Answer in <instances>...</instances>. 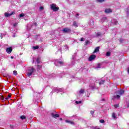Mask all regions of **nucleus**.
Segmentation results:
<instances>
[{
	"label": "nucleus",
	"instance_id": "obj_1",
	"mask_svg": "<svg viewBox=\"0 0 129 129\" xmlns=\"http://www.w3.org/2000/svg\"><path fill=\"white\" fill-rule=\"evenodd\" d=\"M124 93V91L123 90H121L120 91H117L115 94V96H114V98H116V99H119L120 98V95H122Z\"/></svg>",
	"mask_w": 129,
	"mask_h": 129
},
{
	"label": "nucleus",
	"instance_id": "obj_2",
	"mask_svg": "<svg viewBox=\"0 0 129 129\" xmlns=\"http://www.w3.org/2000/svg\"><path fill=\"white\" fill-rule=\"evenodd\" d=\"M50 9L52 10L53 12H57V11H59V7H57L55 4H52L50 5Z\"/></svg>",
	"mask_w": 129,
	"mask_h": 129
},
{
	"label": "nucleus",
	"instance_id": "obj_3",
	"mask_svg": "<svg viewBox=\"0 0 129 129\" xmlns=\"http://www.w3.org/2000/svg\"><path fill=\"white\" fill-rule=\"evenodd\" d=\"M29 72L27 74L28 77H30V76H31L32 75L33 73H34V72L35 71V68H30L28 70Z\"/></svg>",
	"mask_w": 129,
	"mask_h": 129
},
{
	"label": "nucleus",
	"instance_id": "obj_4",
	"mask_svg": "<svg viewBox=\"0 0 129 129\" xmlns=\"http://www.w3.org/2000/svg\"><path fill=\"white\" fill-rule=\"evenodd\" d=\"M54 63L55 64L56 66H62L64 65V62L59 60H56Z\"/></svg>",
	"mask_w": 129,
	"mask_h": 129
},
{
	"label": "nucleus",
	"instance_id": "obj_5",
	"mask_svg": "<svg viewBox=\"0 0 129 129\" xmlns=\"http://www.w3.org/2000/svg\"><path fill=\"white\" fill-rule=\"evenodd\" d=\"M96 58V56L94 54H91L89 57V61H92V60H94Z\"/></svg>",
	"mask_w": 129,
	"mask_h": 129
},
{
	"label": "nucleus",
	"instance_id": "obj_6",
	"mask_svg": "<svg viewBox=\"0 0 129 129\" xmlns=\"http://www.w3.org/2000/svg\"><path fill=\"white\" fill-rule=\"evenodd\" d=\"M51 115L53 118H57V117H59L60 116V115L58 114H56L55 113H51Z\"/></svg>",
	"mask_w": 129,
	"mask_h": 129
},
{
	"label": "nucleus",
	"instance_id": "obj_7",
	"mask_svg": "<svg viewBox=\"0 0 129 129\" xmlns=\"http://www.w3.org/2000/svg\"><path fill=\"white\" fill-rule=\"evenodd\" d=\"M63 33H71V29L68 28H65L62 30Z\"/></svg>",
	"mask_w": 129,
	"mask_h": 129
},
{
	"label": "nucleus",
	"instance_id": "obj_8",
	"mask_svg": "<svg viewBox=\"0 0 129 129\" xmlns=\"http://www.w3.org/2000/svg\"><path fill=\"white\" fill-rule=\"evenodd\" d=\"M12 51L13 48H12V47L7 48L6 49V52H7L8 54H11V53H12Z\"/></svg>",
	"mask_w": 129,
	"mask_h": 129
},
{
	"label": "nucleus",
	"instance_id": "obj_9",
	"mask_svg": "<svg viewBox=\"0 0 129 129\" xmlns=\"http://www.w3.org/2000/svg\"><path fill=\"white\" fill-rule=\"evenodd\" d=\"M15 12H13L11 13H6L5 14V17H11V16H12V15H15Z\"/></svg>",
	"mask_w": 129,
	"mask_h": 129
},
{
	"label": "nucleus",
	"instance_id": "obj_10",
	"mask_svg": "<svg viewBox=\"0 0 129 129\" xmlns=\"http://www.w3.org/2000/svg\"><path fill=\"white\" fill-rule=\"evenodd\" d=\"M112 11L110 9H105V13L106 14H109V13H111Z\"/></svg>",
	"mask_w": 129,
	"mask_h": 129
},
{
	"label": "nucleus",
	"instance_id": "obj_11",
	"mask_svg": "<svg viewBox=\"0 0 129 129\" xmlns=\"http://www.w3.org/2000/svg\"><path fill=\"white\" fill-rule=\"evenodd\" d=\"M99 48L100 47L99 46H98L97 47H96L94 51L93 52V53H96L97 52H99Z\"/></svg>",
	"mask_w": 129,
	"mask_h": 129
},
{
	"label": "nucleus",
	"instance_id": "obj_12",
	"mask_svg": "<svg viewBox=\"0 0 129 129\" xmlns=\"http://www.w3.org/2000/svg\"><path fill=\"white\" fill-rule=\"evenodd\" d=\"M66 122H68V123H70L71 124H75L73 121H71V120H66Z\"/></svg>",
	"mask_w": 129,
	"mask_h": 129
},
{
	"label": "nucleus",
	"instance_id": "obj_13",
	"mask_svg": "<svg viewBox=\"0 0 129 129\" xmlns=\"http://www.w3.org/2000/svg\"><path fill=\"white\" fill-rule=\"evenodd\" d=\"M89 87L90 89H92V90L93 89H94V88H95V86L93 84H90L89 85Z\"/></svg>",
	"mask_w": 129,
	"mask_h": 129
},
{
	"label": "nucleus",
	"instance_id": "obj_14",
	"mask_svg": "<svg viewBox=\"0 0 129 129\" xmlns=\"http://www.w3.org/2000/svg\"><path fill=\"white\" fill-rule=\"evenodd\" d=\"M36 62L38 64H40V63H41V58H40V57H38L36 59Z\"/></svg>",
	"mask_w": 129,
	"mask_h": 129
},
{
	"label": "nucleus",
	"instance_id": "obj_15",
	"mask_svg": "<svg viewBox=\"0 0 129 129\" xmlns=\"http://www.w3.org/2000/svg\"><path fill=\"white\" fill-rule=\"evenodd\" d=\"M73 26H74L75 28H77V27H78V25H77V22H76V21L74 22Z\"/></svg>",
	"mask_w": 129,
	"mask_h": 129
},
{
	"label": "nucleus",
	"instance_id": "obj_16",
	"mask_svg": "<svg viewBox=\"0 0 129 129\" xmlns=\"http://www.w3.org/2000/svg\"><path fill=\"white\" fill-rule=\"evenodd\" d=\"M112 117H113L114 119L116 118V116H115V113H113L112 114Z\"/></svg>",
	"mask_w": 129,
	"mask_h": 129
},
{
	"label": "nucleus",
	"instance_id": "obj_17",
	"mask_svg": "<svg viewBox=\"0 0 129 129\" xmlns=\"http://www.w3.org/2000/svg\"><path fill=\"white\" fill-rule=\"evenodd\" d=\"M97 37H100L101 36V33L97 32L96 34Z\"/></svg>",
	"mask_w": 129,
	"mask_h": 129
},
{
	"label": "nucleus",
	"instance_id": "obj_18",
	"mask_svg": "<svg viewBox=\"0 0 129 129\" xmlns=\"http://www.w3.org/2000/svg\"><path fill=\"white\" fill-rule=\"evenodd\" d=\"M33 49H34V50H37L39 49V46H33Z\"/></svg>",
	"mask_w": 129,
	"mask_h": 129
},
{
	"label": "nucleus",
	"instance_id": "obj_19",
	"mask_svg": "<svg viewBox=\"0 0 129 129\" xmlns=\"http://www.w3.org/2000/svg\"><path fill=\"white\" fill-rule=\"evenodd\" d=\"M104 82H105V80H102L101 82H99V84L100 85H101V84H103V83H104Z\"/></svg>",
	"mask_w": 129,
	"mask_h": 129
},
{
	"label": "nucleus",
	"instance_id": "obj_20",
	"mask_svg": "<svg viewBox=\"0 0 129 129\" xmlns=\"http://www.w3.org/2000/svg\"><path fill=\"white\" fill-rule=\"evenodd\" d=\"M100 66H101V63H98L96 66V68H100Z\"/></svg>",
	"mask_w": 129,
	"mask_h": 129
},
{
	"label": "nucleus",
	"instance_id": "obj_21",
	"mask_svg": "<svg viewBox=\"0 0 129 129\" xmlns=\"http://www.w3.org/2000/svg\"><path fill=\"white\" fill-rule=\"evenodd\" d=\"M79 93H81V94L84 93V90L81 89V90L79 91Z\"/></svg>",
	"mask_w": 129,
	"mask_h": 129
},
{
	"label": "nucleus",
	"instance_id": "obj_22",
	"mask_svg": "<svg viewBox=\"0 0 129 129\" xmlns=\"http://www.w3.org/2000/svg\"><path fill=\"white\" fill-rule=\"evenodd\" d=\"M106 55V56H110V52H109V51L107 52Z\"/></svg>",
	"mask_w": 129,
	"mask_h": 129
},
{
	"label": "nucleus",
	"instance_id": "obj_23",
	"mask_svg": "<svg viewBox=\"0 0 129 129\" xmlns=\"http://www.w3.org/2000/svg\"><path fill=\"white\" fill-rule=\"evenodd\" d=\"M104 1L105 0H96V1L98 2V3H103Z\"/></svg>",
	"mask_w": 129,
	"mask_h": 129
},
{
	"label": "nucleus",
	"instance_id": "obj_24",
	"mask_svg": "<svg viewBox=\"0 0 129 129\" xmlns=\"http://www.w3.org/2000/svg\"><path fill=\"white\" fill-rule=\"evenodd\" d=\"M20 118H21V119H26V116L22 115L20 117Z\"/></svg>",
	"mask_w": 129,
	"mask_h": 129
},
{
	"label": "nucleus",
	"instance_id": "obj_25",
	"mask_svg": "<svg viewBox=\"0 0 129 129\" xmlns=\"http://www.w3.org/2000/svg\"><path fill=\"white\" fill-rule=\"evenodd\" d=\"M13 74L14 75H17L18 74V73L17 72V71H13Z\"/></svg>",
	"mask_w": 129,
	"mask_h": 129
},
{
	"label": "nucleus",
	"instance_id": "obj_26",
	"mask_svg": "<svg viewBox=\"0 0 129 129\" xmlns=\"http://www.w3.org/2000/svg\"><path fill=\"white\" fill-rule=\"evenodd\" d=\"M12 97V95L9 94L8 95L7 98H8V99H10V98H11Z\"/></svg>",
	"mask_w": 129,
	"mask_h": 129
},
{
	"label": "nucleus",
	"instance_id": "obj_27",
	"mask_svg": "<svg viewBox=\"0 0 129 129\" xmlns=\"http://www.w3.org/2000/svg\"><path fill=\"white\" fill-rule=\"evenodd\" d=\"M81 101H76V103H77V104H80V103H81Z\"/></svg>",
	"mask_w": 129,
	"mask_h": 129
},
{
	"label": "nucleus",
	"instance_id": "obj_28",
	"mask_svg": "<svg viewBox=\"0 0 129 129\" xmlns=\"http://www.w3.org/2000/svg\"><path fill=\"white\" fill-rule=\"evenodd\" d=\"M104 120H103V119H101V120H100V122H101V123H104Z\"/></svg>",
	"mask_w": 129,
	"mask_h": 129
},
{
	"label": "nucleus",
	"instance_id": "obj_29",
	"mask_svg": "<svg viewBox=\"0 0 129 129\" xmlns=\"http://www.w3.org/2000/svg\"><path fill=\"white\" fill-rule=\"evenodd\" d=\"M20 17H25V14L24 13H22L20 15Z\"/></svg>",
	"mask_w": 129,
	"mask_h": 129
},
{
	"label": "nucleus",
	"instance_id": "obj_30",
	"mask_svg": "<svg viewBox=\"0 0 129 129\" xmlns=\"http://www.w3.org/2000/svg\"><path fill=\"white\" fill-rule=\"evenodd\" d=\"M19 19H20V20H22V19H23L24 21H26V19L25 18H24V17H20L19 18Z\"/></svg>",
	"mask_w": 129,
	"mask_h": 129
},
{
	"label": "nucleus",
	"instance_id": "obj_31",
	"mask_svg": "<svg viewBox=\"0 0 129 129\" xmlns=\"http://www.w3.org/2000/svg\"><path fill=\"white\" fill-rule=\"evenodd\" d=\"M17 25H18V23H16L14 24V25H13L14 27H17Z\"/></svg>",
	"mask_w": 129,
	"mask_h": 129
},
{
	"label": "nucleus",
	"instance_id": "obj_32",
	"mask_svg": "<svg viewBox=\"0 0 129 129\" xmlns=\"http://www.w3.org/2000/svg\"><path fill=\"white\" fill-rule=\"evenodd\" d=\"M90 113H91V114H94V111L91 110V111H90Z\"/></svg>",
	"mask_w": 129,
	"mask_h": 129
},
{
	"label": "nucleus",
	"instance_id": "obj_33",
	"mask_svg": "<svg viewBox=\"0 0 129 129\" xmlns=\"http://www.w3.org/2000/svg\"><path fill=\"white\" fill-rule=\"evenodd\" d=\"M1 99H2L3 101H4V100L5 101V97L2 96L1 97Z\"/></svg>",
	"mask_w": 129,
	"mask_h": 129
},
{
	"label": "nucleus",
	"instance_id": "obj_34",
	"mask_svg": "<svg viewBox=\"0 0 129 129\" xmlns=\"http://www.w3.org/2000/svg\"><path fill=\"white\" fill-rule=\"evenodd\" d=\"M81 42H83V41H84V38L83 37H82L81 40H80Z\"/></svg>",
	"mask_w": 129,
	"mask_h": 129
},
{
	"label": "nucleus",
	"instance_id": "obj_35",
	"mask_svg": "<svg viewBox=\"0 0 129 129\" xmlns=\"http://www.w3.org/2000/svg\"><path fill=\"white\" fill-rule=\"evenodd\" d=\"M114 107L115 108H117V107H118V105H114Z\"/></svg>",
	"mask_w": 129,
	"mask_h": 129
},
{
	"label": "nucleus",
	"instance_id": "obj_36",
	"mask_svg": "<svg viewBox=\"0 0 129 129\" xmlns=\"http://www.w3.org/2000/svg\"><path fill=\"white\" fill-rule=\"evenodd\" d=\"M114 24V25H117V21L116 20H115Z\"/></svg>",
	"mask_w": 129,
	"mask_h": 129
},
{
	"label": "nucleus",
	"instance_id": "obj_37",
	"mask_svg": "<svg viewBox=\"0 0 129 129\" xmlns=\"http://www.w3.org/2000/svg\"><path fill=\"white\" fill-rule=\"evenodd\" d=\"M6 100H9V99L8 97L5 98L4 101H6Z\"/></svg>",
	"mask_w": 129,
	"mask_h": 129
},
{
	"label": "nucleus",
	"instance_id": "obj_38",
	"mask_svg": "<svg viewBox=\"0 0 129 129\" xmlns=\"http://www.w3.org/2000/svg\"><path fill=\"white\" fill-rule=\"evenodd\" d=\"M37 67H38V69H41V66H40V65H38Z\"/></svg>",
	"mask_w": 129,
	"mask_h": 129
},
{
	"label": "nucleus",
	"instance_id": "obj_39",
	"mask_svg": "<svg viewBox=\"0 0 129 129\" xmlns=\"http://www.w3.org/2000/svg\"><path fill=\"white\" fill-rule=\"evenodd\" d=\"M94 129H100V128L98 126H96L94 128Z\"/></svg>",
	"mask_w": 129,
	"mask_h": 129
},
{
	"label": "nucleus",
	"instance_id": "obj_40",
	"mask_svg": "<svg viewBox=\"0 0 129 129\" xmlns=\"http://www.w3.org/2000/svg\"><path fill=\"white\" fill-rule=\"evenodd\" d=\"M89 41L87 40L86 42V45H87L88 44H89Z\"/></svg>",
	"mask_w": 129,
	"mask_h": 129
},
{
	"label": "nucleus",
	"instance_id": "obj_41",
	"mask_svg": "<svg viewBox=\"0 0 129 129\" xmlns=\"http://www.w3.org/2000/svg\"><path fill=\"white\" fill-rule=\"evenodd\" d=\"M103 20H106V17H103L102 19V21H103Z\"/></svg>",
	"mask_w": 129,
	"mask_h": 129
},
{
	"label": "nucleus",
	"instance_id": "obj_42",
	"mask_svg": "<svg viewBox=\"0 0 129 129\" xmlns=\"http://www.w3.org/2000/svg\"><path fill=\"white\" fill-rule=\"evenodd\" d=\"M40 10H44V7H40Z\"/></svg>",
	"mask_w": 129,
	"mask_h": 129
},
{
	"label": "nucleus",
	"instance_id": "obj_43",
	"mask_svg": "<svg viewBox=\"0 0 129 129\" xmlns=\"http://www.w3.org/2000/svg\"><path fill=\"white\" fill-rule=\"evenodd\" d=\"M119 41H120V43H122V41H123V40H122V39H120L119 40Z\"/></svg>",
	"mask_w": 129,
	"mask_h": 129
},
{
	"label": "nucleus",
	"instance_id": "obj_44",
	"mask_svg": "<svg viewBox=\"0 0 129 129\" xmlns=\"http://www.w3.org/2000/svg\"><path fill=\"white\" fill-rule=\"evenodd\" d=\"M34 25H35V26H37V24L36 23H34Z\"/></svg>",
	"mask_w": 129,
	"mask_h": 129
},
{
	"label": "nucleus",
	"instance_id": "obj_45",
	"mask_svg": "<svg viewBox=\"0 0 129 129\" xmlns=\"http://www.w3.org/2000/svg\"><path fill=\"white\" fill-rule=\"evenodd\" d=\"M127 107H129V103L127 105Z\"/></svg>",
	"mask_w": 129,
	"mask_h": 129
},
{
	"label": "nucleus",
	"instance_id": "obj_46",
	"mask_svg": "<svg viewBox=\"0 0 129 129\" xmlns=\"http://www.w3.org/2000/svg\"><path fill=\"white\" fill-rule=\"evenodd\" d=\"M11 59H14V56H11Z\"/></svg>",
	"mask_w": 129,
	"mask_h": 129
},
{
	"label": "nucleus",
	"instance_id": "obj_47",
	"mask_svg": "<svg viewBox=\"0 0 129 129\" xmlns=\"http://www.w3.org/2000/svg\"><path fill=\"white\" fill-rule=\"evenodd\" d=\"M59 119H60V120H62V118H60Z\"/></svg>",
	"mask_w": 129,
	"mask_h": 129
},
{
	"label": "nucleus",
	"instance_id": "obj_48",
	"mask_svg": "<svg viewBox=\"0 0 129 129\" xmlns=\"http://www.w3.org/2000/svg\"><path fill=\"white\" fill-rule=\"evenodd\" d=\"M76 16H79V14H77Z\"/></svg>",
	"mask_w": 129,
	"mask_h": 129
},
{
	"label": "nucleus",
	"instance_id": "obj_49",
	"mask_svg": "<svg viewBox=\"0 0 129 129\" xmlns=\"http://www.w3.org/2000/svg\"><path fill=\"white\" fill-rule=\"evenodd\" d=\"M34 62H35V60H33V63H34Z\"/></svg>",
	"mask_w": 129,
	"mask_h": 129
},
{
	"label": "nucleus",
	"instance_id": "obj_50",
	"mask_svg": "<svg viewBox=\"0 0 129 129\" xmlns=\"http://www.w3.org/2000/svg\"><path fill=\"white\" fill-rule=\"evenodd\" d=\"M55 92H58V91H56Z\"/></svg>",
	"mask_w": 129,
	"mask_h": 129
},
{
	"label": "nucleus",
	"instance_id": "obj_51",
	"mask_svg": "<svg viewBox=\"0 0 129 129\" xmlns=\"http://www.w3.org/2000/svg\"><path fill=\"white\" fill-rule=\"evenodd\" d=\"M0 47H1V44H0Z\"/></svg>",
	"mask_w": 129,
	"mask_h": 129
}]
</instances>
